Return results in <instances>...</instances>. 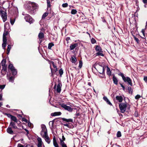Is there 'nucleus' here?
<instances>
[{
    "label": "nucleus",
    "instance_id": "f257e3e1",
    "mask_svg": "<svg viewBox=\"0 0 147 147\" xmlns=\"http://www.w3.org/2000/svg\"><path fill=\"white\" fill-rule=\"evenodd\" d=\"M119 107L121 112L122 113H124L125 111H129L130 108V105L126 102L120 103Z\"/></svg>",
    "mask_w": 147,
    "mask_h": 147
},
{
    "label": "nucleus",
    "instance_id": "f03ea898",
    "mask_svg": "<svg viewBox=\"0 0 147 147\" xmlns=\"http://www.w3.org/2000/svg\"><path fill=\"white\" fill-rule=\"evenodd\" d=\"M42 130L40 133V134L43 138L48 136L47 134V130L46 127L44 125H41Z\"/></svg>",
    "mask_w": 147,
    "mask_h": 147
},
{
    "label": "nucleus",
    "instance_id": "7ed1b4c3",
    "mask_svg": "<svg viewBox=\"0 0 147 147\" xmlns=\"http://www.w3.org/2000/svg\"><path fill=\"white\" fill-rule=\"evenodd\" d=\"M49 63L50 64V67L51 70L52 75H53V71L55 72L57 71V67L53 61H49Z\"/></svg>",
    "mask_w": 147,
    "mask_h": 147
},
{
    "label": "nucleus",
    "instance_id": "20e7f679",
    "mask_svg": "<svg viewBox=\"0 0 147 147\" xmlns=\"http://www.w3.org/2000/svg\"><path fill=\"white\" fill-rule=\"evenodd\" d=\"M9 28V24L7 22L5 23L4 25L5 31L3 34V37H5L6 36H8L9 33L7 30Z\"/></svg>",
    "mask_w": 147,
    "mask_h": 147
},
{
    "label": "nucleus",
    "instance_id": "39448f33",
    "mask_svg": "<svg viewBox=\"0 0 147 147\" xmlns=\"http://www.w3.org/2000/svg\"><path fill=\"white\" fill-rule=\"evenodd\" d=\"M119 75L122 77L123 80L125 82H127L131 86L132 85L131 80L130 78L128 77H125L123 74L122 73L120 74Z\"/></svg>",
    "mask_w": 147,
    "mask_h": 147
},
{
    "label": "nucleus",
    "instance_id": "423d86ee",
    "mask_svg": "<svg viewBox=\"0 0 147 147\" xmlns=\"http://www.w3.org/2000/svg\"><path fill=\"white\" fill-rule=\"evenodd\" d=\"M24 18L26 22H29L30 24L33 23L34 21L32 18L28 14L26 15Z\"/></svg>",
    "mask_w": 147,
    "mask_h": 147
},
{
    "label": "nucleus",
    "instance_id": "0eeeda50",
    "mask_svg": "<svg viewBox=\"0 0 147 147\" xmlns=\"http://www.w3.org/2000/svg\"><path fill=\"white\" fill-rule=\"evenodd\" d=\"M61 106L65 109L68 111L71 112L73 110V108L69 106H67L66 105L64 104H61L60 105Z\"/></svg>",
    "mask_w": 147,
    "mask_h": 147
},
{
    "label": "nucleus",
    "instance_id": "6e6552de",
    "mask_svg": "<svg viewBox=\"0 0 147 147\" xmlns=\"http://www.w3.org/2000/svg\"><path fill=\"white\" fill-rule=\"evenodd\" d=\"M0 14L2 18L3 22H5L7 19V13L5 11H0Z\"/></svg>",
    "mask_w": 147,
    "mask_h": 147
},
{
    "label": "nucleus",
    "instance_id": "1a4fd4ad",
    "mask_svg": "<svg viewBox=\"0 0 147 147\" xmlns=\"http://www.w3.org/2000/svg\"><path fill=\"white\" fill-rule=\"evenodd\" d=\"M28 4L30 6H31L34 9H37L38 7V5L37 4L30 1L28 2Z\"/></svg>",
    "mask_w": 147,
    "mask_h": 147
},
{
    "label": "nucleus",
    "instance_id": "9d476101",
    "mask_svg": "<svg viewBox=\"0 0 147 147\" xmlns=\"http://www.w3.org/2000/svg\"><path fill=\"white\" fill-rule=\"evenodd\" d=\"M6 62V61L5 59H3L1 61V63L0 64L1 65L3 69L4 70V71H5L6 69V66L5 65V63Z\"/></svg>",
    "mask_w": 147,
    "mask_h": 147
},
{
    "label": "nucleus",
    "instance_id": "9b49d317",
    "mask_svg": "<svg viewBox=\"0 0 147 147\" xmlns=\"http://www.w3.org/2000/svg\"><path fill=\"white\" fill-rule=\"evenodd\" d=\"M37 140L38 142V144L37 146L38 147H42V146L43 144V143L42 141V139L41 138L38 137Z\"/></svg>",
    "mask_w": 147,
    "mask_h": 147
},
{
    "label": "nucleus",
    "instance_id": "f8f14e48",
    "mask_svg": "<svg viewBox=\"0 0 147 147\" xmlns=\"http://www.w3.org/2000/svg\"><path fill=\"white\" fill-rule=\"evenodd\" d=\"M6 38V37H3V43L2 45V47L3 49H5V47L6 46L7 40Z\"/></svg>",
    "mask_w": 147,
    "mask_h": 147
},
{
    "label": "nucleus",
    "instance_id": "ddd939ff",
    "mask_svg": "<svg viewBox=\"0 0 147 147\" xmlns=\"http://www.w3.org/2000/svg\"><path fill=\"white\" fill-rule=\"evenodd\" d=\"M116 98L119 102H122L123 100V98L121 96H117L116 97Z\"/></svg>",
    "mask_w": 147,
    "mask_h": 147
},
{
    "label": "nucleus",
    "instance_id": "4468645a",
    "mask_svg": "<svg viewBox=\"0 0 147 147\" xmlns=\"http://www.w3.org/2000/svg\"><path fill=\"white\" fill-rule=\"evenodd\" d=\"M60 144L62 147H67L66 144L64 143L63 140H61V138L60 139Z\"/></svg>",
    "mask_w": 147,
    "mask_h": 147
},
{
    "label": "nucleus",
    "instance_id": "2eb2a0df",
    "mask_svg": "<svg viewBox=\"0 0 147 147\" xmlns=\"http://www.w3.org/2000/svg\"><path fill=\"white\" fill-rule=\"evenodd\" d=\"M61 85L60 83L58 84L57 88V91L58 92H60L61 91Z\"/></svg>",
    "mask_w": 147,
    "mask_h": 147
},
{
    "label": "nucleus",
    "instance_id": "dca6fc26",
    "mask_svg": "<svg viewBox=\"0 0 147 147\" xmlns=\"http://www.w3.org/2000/svg\"><path fill=\"white\" fill-rule=\"evenodd\" d=\"M61 114V112H55L54 113H52L51 114V115L52 116H56L60 115Z\"/></svg>",
    "mask_w": 147,
    "mask_h": 147
},
{
    "label": "nucleus",
    "instance_id": "f3484780",
    "mask_svg": "<svg viewBox=\"0 0 147 147\" xmlns=\"http://www.w3.org/2000/svg\"><path fill=\"white\" fill-rule=\"evenodd\" d=\"M70 61L73 63H75L76 61V59L74 56H71L70 59Z\"/></svg>",
    "mask_w": 147,
    "mask_h": 147
},
{
    "label": "nucleus",
    "instance_id": "a211bd4d",
    "mask_svg": "<svg viewBox=\"0 0 147 147\" xmlns=\"http://www.w3.org/2000/svg\"><path fill=\"white\" fill-rule=\"evenodd\" d=\"M77 44H72L70 45V50L74 49L77 46Z\"/></svg>",
    "mask_w": 147,
    "mask_h": 147
},
{
    "label": "nucleus",
    "instance_id": "6ab92c4d",
    "mask_svg": "<svg viewBox=\"0 0 147 147\" xmlns=\"http://www.w3.org/2000/svg\"><path fill=\"white\" fill-rule=\"evenodd\" d=\"M103 98L104 100L107 102L108 104H109L110 105H112V104L111 103V102H110V101L106 97H104Z\"/></svg>",
    "mask_w": 147,
    "mask_h": 147
},
{
    "label": "nucleus",
    "instance_id": "aec40b11",
    "mask_svg": "<svg viewBox=\"0 0 147 147\" xmlns=\"http://www.w3.org/2000/svg\"><path fill=\"white\" fill-rule=\"evenodd\" d=\"M7 131L8 133L10 134H13V132L11 127H9L7 129Z\"/></svg>",
    "mask_w": 147,
    "mask_h": 147
},
{
    "label": "nucleus",
    "instance_id": "412c9836",
    "mask_svg": "<svg viewBox=\"0 0 147 147\" xmlns=\"http://www.w3.org/2000/svg\"><path fill=\"white\" fill-rule=\"evenodd\" d=\"M95 50L97 52L102 51L100 47L98 45L96 46L95 48Z\"/></svg>",
    "mask_w": 147,
    "mask_h": 147
},
{
    "label": "nucleus",
    "instance_id": "4be33fe9",
    "mask_svg": "<svg viewBox=\"0 0 147 147\" xmlns=\"http://www.w3.org/2000/svg\"><path fill=\"white\" fill-rule=\"evenodd\" d=\"M53 144L55 147H59L58 144L55 137L53 139Z\"/></svg>",
    "mask_w": 147,
    "mask_h": 147
},
{
    "label": "nucleus",
    "instance_id": "5701e85b",
    "mask_svg": "<svg viewBox=\"0 0 147 147\" xmlns=\"http://www.w3.org/2000/svg\"><path fill=\"white\" fill-rule=\"evenodd\" d=\"M10 125L13 128H17V127L16 125V123L14 122H11Z\"/></svg>",
    "mask_w": 147,
    "mask_h": 147
},
{
    "label": "nucleus",
    "instance_id": "b1692460",
    "mask_svg": "<svg viewBox=\"0 0 147 147\" xmlns=\"http://www.w3.org/2000/svg\"><path fill=\"white\" fill-rule=\"evenodd\" d=\"M102 53V51L99 52H97L96 53V56H98L103 57L104 56V55Z\"/></svg>",
    "mask_w": 147,
    "mask_h": 147
},
{
    "label": "nucleus",
    "instance_id": "393cba45",
    "mask_svg": "<svg viewBox=\"0 0 147 147\" xmlns=\"http://www.w3.org/2000/svg\"><path fill=\"white\" fill-rule=\"evenodd\" d=\"M43 138L45 140L46 142H47L48 144H49L50 143V140L48 136H46Z\"/></svg>",
    "mask_w": 147,
    "mask_h": 147
},
{
    "label": "nucleus",
    "instance_id": "a878e982",
    "mask_svg": "<svg viewBox=\"0 0 147 147\" xmlns=\"http://www.w3.org/2000/svg\"><path fill=\"white\" fill-rule=\"evenodd\" d=\"M113 80L114 83L115 84H117L118 83V80L117 78L115 77L114 76H113Z\"/></svg>",
    "mask_w": 147,
    "mask_h": 147
},
{
    "label": "nucleus",
    "instance_id": "bb28decb",
    "mask_svg": "<svg viewBox=\"0 0 147 147\" xmlns=\"http://www.w3.org/2000/svg\"><path fill=\"white\" fill-rule=\"evenodd\" d=\"M8 69L9 70H10L11 71L14 69V68L12 64H10L9 65L8 67Z\"/></svg>",
    "mask_w": 147,
    "mask_h": 147
},
{
    "label": "nucleus",
    "instance_id": "cd10ccee",
    "mask_svg": "<svg viewBox=\"0 0 147 147\" xmlns=\"http://www.w3.org/2000/svg\"><path fill=\"white\" fill-rule=\"evenodd\" d=\"M11 119V120L14 121L15 122L17 123V119L15 116L12 115Z\"/></svg>",
    "mask_w": 147,
    "mask_h": 147
},
{
    "label": "nucleus",
    "instance_id": "c85d7f7f",
    "mask_svg": "<svg viewBox=\"0 0 147 147\" xmlns=\"http://www.w3.org/2000/svg\"><path fill=\"white\" fill-rule=\"evenodd\" d=\"M63 120L65 121H66L67 122H72V120L71 119H66L65 118H63Z\"/></svg>",
    "mask_w": 147,
    "mask_h": 147
},
{
    "label": "nucleus",
    "instance_id": "c756f323",
    "mask_svg": "<svg viewBox=\"0 0 147 147\" xmlns=\"http://www.w3.org/2000/svg\"><path fill=\"white\" fill-rule=\"evenodd\" d=\"M49 13L47 11L42 16V19H44L45 17L47 16L48 15Z\"/></svg>",
    "mask_w": 147,
    "mask_h": 147
},
{
    "label": "nucleus",
    "instance_id": "7c9ffc66",
    "mask_svg": "<svg viewBox=\"0 0 147 147\" xmlns=\"http://www.w3.org/2000/svg\"><path fill=\"white\" fill-rule=\"evenodd\" d=\"M107 74L109 76H110L111 74V72L110 69L108 67H107Z\"/></svg>",
    "mask_w": 147,
    "mask_h": 147
},
{
    "label": "nucleus",
    "instance_id": "2f4dec72",
    "mask_svg": "<svg viewBox=\"0 0 147 147\" xmlns=\"http://www.w3.org/2000/svg\"><path fill=\"white\" fill-rule=\"evenodd\" d=\"M54 45V44L52 43H49L48 48L49 49H51V47Z\"/></svg>",
    "mask_w": 147,
    "mask_h": 147
},
{
    "label": "nucleus",
    "instance_id": "473e14b6",
    "mask_svg": "<svg viewBox=\"0 0 147 147\" xmlns=\"http://www.w3.org/2000/svg\"><path fill=\"white\" fill-rule=\"evenodd\" d=\"M11 71H12V73L13 75H15L16 74L17 71L15 69H14Z\"/></svg>",
    "mask_w": 147,
    "mask_h": 147
},
{
    "label": "nucleus",
    "instance_id": "72a5a7b5",
    "mask_svg": "<svg viewBox=\"0 0 147 147\" xmlns=\"http://www.w3.org/2000/svg\"><path fill=\"white\" fill-rule=\"evenodd\" d=\"M77 13V11L76 9H72L71 11V13L72 14H75Z\"/></svg>",
    "mask_w": 147,
    "mask_h": 147
},
{
    "label": "nucleus",
    "instance_id": "f704fd0d",
    "mask_svg": "<svg viewBox=\"0 0 147 147\" xmlns=\"http://www.w3.org/2000/svg\"><path fill=\"white\" fill-rule=\"evenodd\" d=\"M11 45H8L7 46V54H8L9 53L11 49Z\"/></svg>",
    "mask_w": 147,
    "mask_h": 147
},
{
    "label": "nucleus",
    "instance_id": "c9c22d12",
    "mask_svg": "<svg viewBox=\"0 0 147 147\" xmlns=\"http://www.w3.org/2000/svg\"><path fill=\"white\" fill-rule=\"evenodd\" d=\"M7 77L8 79L9 80L10 82H13L14 80V78L13 77H9V78H8V76H7Z\"/></svg>",
    "mask_w": 147,
    "mask_h": 147
},
{
    "label": "nucleus",
    "instance_id": "e433bc0d",
    "mask_svg": "<svg viewBox=\"0 0 147 147\" xmlns=\"http://www.w3.org/2000/svg\"><path fill=\"white\" fill-rule=\"evenodd\" d=\"M121 136V133L120 131H118L117 134V137H119Z\"/></svg>",
    "mask_w": 147,
    "mask_h": 147
},
{
    "label": "nucleus",
    "instance_id": "4c0bfd02",
    "mask_svg": "<svg viewBox=\"0 0 147 147\" xmlns=\"http://www.w3.org/2000/svg\"><path fill=\"white\" fill-rule=\"evenodd\" d=\"M59 74H60V76H61L63 73V70L62 69H61L59 71Z\"/></svg>",
    "mask_w": 147,
    "mask_h": 147
},
{
    "label": "nucleus",
    "instance_id": "58836bf2",
    "mask_svg": "<svg viewBox=\"0 0 147 147\" xmlns=\"http://www.w3.org/2000/svg\"><path fill=\"white\" fill-rule=\"evenodd\" d=\"M44 35L43 33L40 32L38 35V37H44Z\"/></svg>",
    "mask_w": 147,
    "mask_h": 147
},
{
    "label": "nucleus",
    "instance_id": "ea45409f",
    "mask_svg": "<svg viewBox=\"0 0 147 147\" xmlns=\"http://www.w3.org/2000/svg\"><path fill=\"white\" fill-rule=\"evenodd\" d=\"M5 85H0V89L1 90L5 88Z\"/></svg>",
    "mask_w": 147,
    "mask_h": 147
},
{
    "label": "nucleus",
    "instance_id": "a19ab883",
    "mask_svg": "<svg viewBox=\"0 0 147 147\" xmlns=\"http://www.w3.org/2000/svg\"><path fill=\"white\" fill-rule=\"evenodd\" d=\"M91 41L92 44H94L96 42V40L94 38H92L91 40Z\"/></svg>",
    "mask_w": 147,
    "mask_h": 147
},
{
    "label": "nucleus",
    "instance_id": "79ce46f5",
    "mask_svg": "<svg viewBox=\"0 0 147 147\" xmlns=\"http://www.w3.org/2000/svg\"><path fill=\"white\" fill-rule=\"evenodd\" d=\"M62 6L63 7H65L68 6V4L67 3H63L62 4Z\"/></svg>",
    "mask_w": 147,
    "mask_h": 147
},
{
    "label": "nucleus",
    "instance_id": "37998d69",
    "mask_svg": "<svg viewBox=\"0 0 147 147\" xmlns=\"http://www.w3.org/2000/svg\"><path fill=\"white\" fill-rule=\"evenodd\" d=\"M47 6L48 7H50L51 6V4L50 3V2L49 0H47Z\"/></svg>",
    "mask_w": 147,
    "mask_h": 147
},
{
    "label": "nucleus",
    "instance_id": "c03bdc74",
    "mask_svg": "<svg viewBox=\"0 0 147 147\" xmlns=\"http://www.w3.org/2000/svg\"><path fill=\"white\" fill-rule=\"evenodd\" d=\"M141 97V96L139 95H137L135 97V98L136 99H139Z\"/></svg>",
    "mask_w": 147,
    "mask_h": 147
},
{
    "label": "nucleus",
    "instance_id": "a18cd8bd",
    "mask_svg": "<svg viewBox=\"0 0 147 147\" xmlns=\"http://www.w3.org/2000/svg\"><path fill=\"white\" fill-rule=\"evenodd\" d=\"M145 29H143L142 30L141 32L142 33L143 36H145V35L144 34V32Z\"/></svg>",
    "mask_w": 147,
    "mask_h": 147
},
{
    "label": "nucleus",
    "instance_id": "49530a36",
    "mask_svg": "<svg viewBox=\"0 0 147 147\" xmlns=\"http://www.w3.org/2000/svg\"><path fill=\"white\" fill-rule=\"evenodd\" d=\"M135 40L138 43H139V40L137 37H134Z\"/></svg>",
    "mask_w": 147,
    "mask_h": 147
},
{
    "label": "nucleus",
    "instance_id": "de8ad7c7",
    "mask_svg": "<svg viewBox=\"0 0 147 147\" xmlns=\"http://www.w3.org/2000/svg\"><path fill=\"white\" fill-rule=\"evenodd\" d=\"M5 114L6 115H7V117H8L10 118H11L12 116V115H11L9 114L5 113Z\"/></svg>",
    "mask_w": 147,
    "mask_h": 147
},
{
    "label": "nucleus",
    "instance_id": "09e8293b",
    "mask_svg": "<svg viewBox=\"0 0 147 147\" xmlns=\"http://www.w3.org/2000/svg\"><path fill=\"white\" fill-rule=\"evenodd\" d=\"M82 66V62L81 61H80L79 67L80 68H81Z\"/></svg>",
    "mask_w": 147,
    "mask_h": 147
},
{
    "label": "nucleus",
    "instance_id": "8fccbe9b",
    "mask_svg": "<svg viewBox=\"0 0 147 147\" xmlns=\"http://www.w3.org/2000/svg\"><path fill=\"white\" fill-rule=\"evenodd\" d=\"M15 22V20H10V23L11 25H13Z\"/></svg>",
    "mask_w": 147,
    "mask_h": 147
},
{
    "label": "nucleus",
    "instance_id": "3c124183",
    "mask_svg": "<svg viewBox=\"0 0 147 147\" xmlns=\"http://www.w3.org/2000/svg\"><path fill=\"white\" fill-rule=\"evenodd\" d=\"M17 147H24V146L21 144H18Z\"/></svg>",
    "mask_w": 147,
    "mask_h": 147
},
{
    "label": "nucleus",
    "instance_id": "603ef678",
    "mask_svg": "<svg viewBox=\"0 0 147 147\" xmlns=\"http://www.w3.org/2000/svg\"><path fill=\"white\" fill-rule=\"evenodd\" d=\"M144 80L146 83H147V76L144 77Z\"/></svg>",
    "mask_w": 147,
    "mask_h": 147
},
{
    "label": "nucleus",
    "instance_id": "864d4df0",
    "mask_svg": "<svg viewBox=\"0 0 147 147\" xmlns=\"http://www.w3.org/2000/svg\"><path fill=\"white\" fill-rule=\"evenodd\" d=\"M62 140H63V142L65 140V138L64 137V136L63 135L62 136V139H61Z\"/></svg>",
    "mask_w": 147,
    "mask_h": 147
},
{
    "label": "nucleus",
    "instance_id": "5fc2aeb1",
    "mask_svg": "<svg viewBox=\"0 0 147 147\" xmlns=\"http://www.w3.org/2000/svg\"><path fill=\"white\" fill-rule=\"evenodd\" d=\"M22 120L24 121L27 122V120L25 118H23L22 119Z\"/></svg>",
    "mask_w": 147,
    "mask_h": 147
},
{
    "label": "nucleus",
    "instance_id": "6e6d98bb",
    "mask_svg": "<svg viewBox=\"0 0 147 147\" xmlns=\"http://www.w3.org/2000/svg\"><path fill=\"white\" fill-rule=\"evenodd\" d=\"M2 100V94H0V100Z\"/></svg>",
    "mask_w": 147,
    "mask_h": 147
},
{
    "label": "nucleus",
    "instance_id": "4d7b16f0",
    "mask_svg": "<svg viewBox=\"0 0 147 147\" xmlns=\"http://www.w3.org/2000/svg\"><path fill=\"white\" fill-rule=\"evenodd\" d=\"M143 2L147 5V0H143Z\"/></svg>",
    "mask_w": 147,
    "mask_h": 147
},
{
    "label": "nucleus",
    "instance_id": "13d9d810",
    "mask_svg": "<svg viewBox=\"0 0 147 147\" xmlns=\"http://www.w3.org/2000/svg\"><path fill=\"white\" fill-rule=\"evenodd\" d=\"M32 125V124L31 123H30V122H28V126L30 127H31V125Z\"/></svg>",
    "mask_w": 147,
    "mask_h": 147
},
{
    "label": "nucleus",
    "instance_id": "bf43d9fd",
    "mask_svg": "<svg viewBox=\"0 0 147 147\" xmlns=\"http://www.w3.org/2000/svg\"><path fill=\"white\" fill-rule=\"evenodd\" d=\"M49 125L51 124V125L52 126L53 123V121H50L49 122Z\"/></svg>",
    "mask_w": 147,
    "mask_h": 147
},
{
    "label": "nucleus",
    "instance_id": "052dcab7",
    "mask_svg": "<svg viewBox=\"0 0 147 147\" xmlns=\"http://www.w3.org/2000/svg\"><path fill=\"white\" fill-rule=\"evenodd\" d=\"M135 115L136 117H137L138 116V114L137 112H135Z\"/></svg>",
    "mask_w": 147,
    "mask_h": 147
},
{
    "label": "nucleus",
    "instance_id": "680f3d73",
    "mask_svg": "<svg viewBox=\"0 0 147 147\" xmlns=\"http://www.w3.org/2000/svg\"><path fill=\"white\" fill-rule=\"evenodd\" d=\"M64 126H66L68 127H69V125L68 124H63Z\"/></svg>",
    "mask_w": 147,
    "mask_h": 147
},
{
    "label": "nucleus",
    "instance_id": "e2e57ef3",
    "mask_svg": "<svg viewBox=\"0 0 147 147\" xmlns=\"http://www.w3.org/2000/svg\"><path fill=\"white\" fill-rule=\"evenodd\" d=\"M120 85H121V86L123 88V90H124L125 89L124 86L121 84H120Z\"/></svg>",
    "mask_w": 147,
    "mask_h": 147
},
{
    "label": "nucleus",
    "instance_id": "0e129e2a",
    "mask_svg": "<svg viewBox=\"0 0 147 147\" xmlns=\"http://www.w3.org/2000/svg\"><path fill=\"white\" fill-rule=\"evenodd\" d=\"M43 38V37H39V40L40 41V42H41V41H41L42 40V39Z\"/></svg>",
    "mask_w": 147,
    "mask_h": 147
},
{
    "label": "nucleus",
    "instance_id": "69168bd1",
    "mask_svg": "<svg viewBox=\"0 0 147 147\" xmlns=\"http://www.w3.org/2000/svg\"><path fill=\"white\" fill-rule=\"evenodd\" d=\"M88 84L89 86H91V84L90 82H88Z\"/></svg>",
    "mask_w": 147,
    "mask_h": 147
},
{
    "label": "nucleus",
    "instance_id": "338daca9",
    "mask_svg": "<svg viewBox=\"0 0 147 147\" xmlns=\"http://www.w3.org/2000/svg\"><path fill=\"white\" fill-rule=\"evenodd\" d=\"M2 105V102H0V107Z\"/></svg>",
    "mask_w": 147,
    "mask_h": 147
},
{
    "label": "nucleus",
    "instance_id": "774afa93",
    "mask_svg": "<svg viewBox=\"0 0 147 147\" xmlns=\"http://www.w3.org/2000/svg\"><path fill=\"white\" fill-rule=\"evenodd\" d=\"M147 28V22H146V28Z\"/></svg>",
    "mask_w": 147,
    "mask_h": 147
}]
</instances>
